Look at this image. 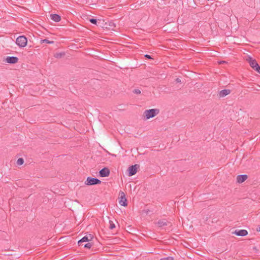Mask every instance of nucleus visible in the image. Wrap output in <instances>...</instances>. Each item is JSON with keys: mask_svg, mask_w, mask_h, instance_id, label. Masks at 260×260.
Returning <instances> with one entry per match:
<instances>
[{"mask_svg": "<svg viewBox=\"0 0 260 260\" xmlns=\"http://www.w3.org/2000/svg\"><path fill=\"white\" fill-rule=\"evenodd\" d=\"M159 113V110L158 109H151L146 110L144 112L143 116L145 120H147L153 118Z\"/></svg>", "mask_w": 260, "mask_h": 260, "instance_id": "nucleus-1", "label": "nucleus"}, {"mask_svg": "<svg viewBox=\"0 0 260 260\" xmlns=\"http://www.w3.org/2000/svg\"><path fill=\"white\" fill-rule=\"evenodd\" d=\"M27 43V39L24 36H19L16 40V44L20 47H24L26 46Z\"/></svg>", "mask_w": 260, "mask_h": 260, "instance_id": "nucleus-2", "label": "nucleus"}, {"mask_svg": "<svg viewBox=\"0 0 260 260\" xmlns=\"http://www.w3.org/2000/svg\"><path fill=\"white\" fill-rule=\"evenodd\" d=\"M101 183V181L96 178L87 177L85 184L87 185H93L99 184Z\"/></svg>", "mask_w": 260, "mask_h": 260, "instance_id": "nucleus-3", "label": "nucleus"}, {"mask_svg": "<svg viewBox=\"0 0 260 260\" xmlns=\"http://www.w3.org/2000/svg\"><path fill=\"white\" fill-rule=\"evenodd\" d=\"M140 165L138 164H135L134 165H132L130 166L127 171H128V176H132L136 174L138 171V169L139 168Z\"/></svg>", "mask_w": 260, "mask_h": 260, "instance_id": "nucleus-4", "label": "nucleus"}, {"mask_svg": "<svg viewBox=\"0 0 260 260\" xmlns=\"http://www.w3.org/2000/svg\"><path fill=\"white\" fill-rule=\"evenodd\" d=\"M119 196L120 199L119 202V204L122 206H126L127 205V200L125 198L124 193L123 191H120L119 192Z\"/></svg>", "mask_w": 260, "mask_h": 260, "instance_id": "nucleus-5", "label": "nucleus"}, {"mask_svg": "<svg viewBox=\"0 0 260 260\" xmlns=\"http://www.w3.org/2000/svg\"><path fill=\"white\" fill-rule=\"evenodd\" d=\"M6 61L7 63L10 64H15L18 62V58L16 56H8L6 58Z\"/></svg>", "mask_w": 260, "mask_h": 260, "instance_id": "nucleus-6", "label": "nucleus"}, {"mask_svg": "<svg viewBox=\"0 0 260 260\" xmlns=\"http://www.w3.org/2000/svg\"><path fill=\"white\" fill-rule=\"evenodd\" d=\"M100 176L102 177H106L109 176L110 174V170L108 168H104L100 171Z\"/></svg>", "mask_w": 260, "mask_h": 260, "instance_id": "nucleus-7", "label": "nucleus"}, {"mask_svg": "<svg viewBox=\"0 0 260 260\" xmlns=\"http://www.w3.org/2000/svg\"><path fill=\"white\" fill-rule=\"evenodd\" d=\"M231 92L230 89H223L220 91L217 95L219 98H222L229 94Z\"/></svg>", "mask_w": 260, "mask_h": 260, "instance_id": "nucleus-8", "label": "nucleus"}, {"mask_svg": "<svg viewBox=\"0 0 260 260\" xmlns=\"http://www.w3.org/2000/svg\"><path fill=\"white\" fill-rule=\"evenodd\" d=\"M233 234L238 236H245L248 234V232L245 230H236Z\"/></svg>", "mask_w": 260, "mask_h": 260, "instance_id": "nucleus-9", "label": "nucleus"}, {"mask_svg": "<svg viewBox=\"0 0 260 260\" xmlns=\"http://www.w3.org/2000/svg\"><path fill=\"white\" fill-rule=\"evenodd\" d=\"M248 178L247 175H239L237 177V182L241 183L244 182Z\"/></svg>", "mask_w": 260, "mask_h": 260, "instance_id": "nucleus-10", "label": "nucleus"}, {"mask_svg": "<svg viewBox=\"0 0 260 260\" xmlns=\"http://www.w3.org/2000/svg\"><path fill=\"white\" fill-rule=\"evenodd\" d=\"M247 60H248L249 65L252 68H254V67L258 64L255 59H253L250 57H249Z\"/></svg>", "mask_w": 260, "mask_h": 260, "instance_id": "nucleus-11", "label": "nucleus"}, {"mask_svg": "<svg viewBox=\"0 0 260 260\" xmlns=\"http://www.w3.org/2000/svg\"><path fill=\"white\" fill-rule=\"evenodd\" d=\"M50 18L52 20L55 22H59L61 20L60 16L58 14H51Z\"/></svg>", "mask_w": 260, "mask_h": 260, "instance_id": "nucleus-12", "label": "nucleus"}, {"mask_svg": "<svg viewBox=\"0 0 260 260\" xmlns=\"http://www.w3.org/2000/svg\"><path fill=\"white\" fill-rule=\"evenodd\" d=\"M88 241H90V239L89 238H88V237L87 236V235L83 237L81 240H80L78 242V244L79 246H81L82 245V243H83V242H88Z\"/></svg>", "mask_w": 260, "mask_h": 260, "instance_id": "nucleus-13", "label": "nucleus"}, {"mask_svg": "<svg viewBox=\"0 0 260 260\" xmlns=\"http://www.w3.org/2000/svg\"><path fill=\"white\" fill-rule=\"evenodd\" d=\"M168 222L165 220H159L157 222V224L159 227H162L165 225H167Z\"/></svg>", "mask_w": 260, "mask_h": 260, "instance_id": "nucleus-14", "label": "nucleus"}, {"mask_svg": "<svg viewBox=\"0 0 260 260\" xmlns=\"http://www.w3.org/2000/svg\"><path fill=\"white\" fill-rule=\"evenodd\" d=\"M43 43H46L47 44H52L54 43V41H49L47 39L41 40V43L42 44Z\"/></svg>", "mask_w": 260, "mask_h": 260, "instance_id": "nucleus-15", "label": "nucleus"}, {"mask_svg": "<svg viewBox=\"0 0 260 260\" xmlns=\"http://www.w3.org/2000/svg\"><path fill=\"white\" fill-rule=\"evenodd\" d=\"M24 163V160L22 158H19L17 161V164L18 165H22Z\"/></svg>", "mask_w": 260, "mask_h": 260, "instance_id": "nucleus-16", "label": "nucleus"}, {"mask_svg": "<svg viewBox=\"0 0 260 260\" xmlns=\"http://www.w3.org/2000/svg\"><path fill=\"white\" fill-rule=\"evenodd\" d=\"M253 70H254L255 71H256L257 73L260 74V66L258 64L256 65L254 68H252Z\"/></svg>", "mask_w": 260, "mask_h": 260, "instance_id": "nucleus-17", "label": "nucleus"}, {"mask_svg": "<svg viewBox=\"0 0 260 260\" xmlns=\"http://www.w3.org/2000/svg\"><path fill=\"white\" fill-rule=\"evenodd\" d=\"M89 22L92 24L97 25V19L94 18L89 19Z\"/></svg>", "mask_w": 260, "mask_h": 260, "instance_id": "nucleus-18", "label": "nucleus"}, {"mask_svg": "<svg viewBox=\"0 0 260 260\" xmlns=\"http://www.w3.org/2000/svg\"><path fill=\"white\" fill-rule=\"evenodd\" d=\"M109 223H110L109 229H113L114 228H115V224L113 222V221H112L110 220V221H109Z\"/></svg>", "mask_w": 260, "mask_h": 260, "instance_id": "nucleus-19", "label": "nucleus"}, {"mask_svg": "<svg viewBox=\"0 0 260 260\" xmlns=\"http://www.w3.org/2000/svg\"><path fill=\"white\" fill-rule=\"evenodd\" d=\"M92 245V244H91L90 243H87L84 245V247L90 249Z\"/></svg>", "mask_w": 260, "mask_h": 260, "instance_id": "nucleus-20", "label": "nucleus"}, {"mask_svg": "<svg viewBox=\"0 0 260 260\" xmlns=\"http://www.w3.org/2000/svg\"><path fill=\"white\" fill-rule=\"evenodd\" d=\"M160 260H174V258L171 256H169L167 257L162 258Z\"/></svg>", "mask_w": 260, "mask_h": 260, "instance_id": "nucleus-21", "label": "nucleus"}, {"mask_svg": "<svg viewBox=\"0 0 260 260\" xmlns=\"http://www.w3.org/2000/svg\"><path fill=\"white\" fill-rule=\"evenodd\" d=\"M133 92L135 94H140L141 91L139 89H135L133 90Z\"/></svg>", "mask_w": 260, "mask_h": 260, "instance_id": "nucleus-22", "label": "nucleus"}, {"mask_svg": "<svg viewBox=\"0 0 260 260\" xmlns=\"http://www.w3.org/2000/svg\"><path fill=\"white\" fill-rule=\"evenodd\" d=\"M175 81L176 83H180L181 82V79L179 78H177L175 79Z\"/></svg>", "mask_w": 260, "mask_h": 260, "instance_id": "nucleus-23", "label": "nucleus"}, {"mask_svg": "<svg viewBox=\"0 0 260 260\" xmlns=\"http://www.w3.org/2000/svg\"><path fill=\"white\" fill-rule=\"evenodd\" d=\"M87 236L88 237V238H89L90 241L93 238V236L91 234H89V235Z\"/></svg>", "mask_w": 260, "mask_h": 260, "instance_id": "nucleus-24", "label": "nucleus"}, {"mask_svg": "<svg viewBox=\"0 0 260 260\" xmlns=\"http://www.w3.org/2000/svg\"><path fill=\"white\" fill-rule=\"evenodd\" d=\"M145 57L146 58H148V59H151V58H151V56H150V55H148V54H146V55H145Z\"/></svg>", "mask_w": 260, "mask_h": 260, "instance_id": "nucleus-25", "label": "nucleus"}, {"mask_svg": "<svg viewBox=\"0 0 260 260\" xmlns=\"http://www.w3.org/2000/svg\"><path fill=\"white\" fill-rule=\"evenodd\" d=\"M61 54L60 53V54H56V55L55 56L56 57H61Z\"/></svg>", "mask_w": 260, "mask_h": 260, "instance_id": "nucleus-26", "label": "nucleus"}, {"mask_svg": "<svg viewBox=\"0 0 260 260\" xmlns=\"http://www.w3.org/2000/svg\"><path fill=\"white\" fill-rule=\"evenodd\" d=\"M226 62L224 61H221L220 62H219V64H221V63H225Z\"/></svg>", "mask_w": 260, "mask_h": 260, "instance_id": "nucleus-27", "label": "nucleus"}, {"mask_svg": "<svg viewBox=\"0 0 260 260\" xmlns=\"http://www.w3.org/2000/svg\"><path fill=\"white\" fill-rule=\"evenodd\" d=\"M259 231L260 232V227H259Z\"/></svg>", "mask_w": 260, "mask_h": 260, "instance_id": "nucleus-28", "label": "nucleus"}]
</instances>
